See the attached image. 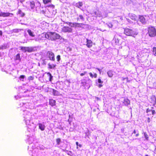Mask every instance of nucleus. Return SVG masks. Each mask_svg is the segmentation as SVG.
<instances>
[{
  "label": "nucleus",
  "mask_w": 156,
  "mask_h": 156,
  "mask_svg": "<svg viewBox=\"0 0 156 156\" xmlns=\"http://www.w3.org/2000/svg\"><path fill=\"white\" fill-rule=\"evenodd\" d=\"M150 102L153 105H154L156 103V98L154 95H152L151 98Z\"/></svg>",
  "instance_id": "6"
},
{
  "label": "nucleus",
  "mask_w": 156,
  "mask_h": 156,
  "mask_svg": "<svg viewBox=\"0 0 156 156\" xmlns=\"http://www.w3.org/2000/svg\"><path fill=\"white\" fill-rule=\"evenodd\" d=\"M29 34L31 36L34 37L35 35L31 31V30L28 29L27 30Z\"/></svg>",
  "instance_id": "20"
},
{
  "label": "nucleus",
  "mask_w": 156,
  "mask_h": 156,
  "mask_svg": "<svg viewBox=\"0 0 156 156\" xmlns=\"http://www.w3.org/2000/svg\"><path fill=\"white\" fill-rule=\"evenodd\" d=\"M94 14L95 15V16L96 17L98 16L100 17L101 16V14H100L98 10L96 11H95L94 12Z\"/></svg>",
  "instance_id": "18"
},
{
  "label": "nucleus",
  "mask_w": 156,
  "mask_h": 156,
  "mask_svg": "<svg viewBox=\"0 0 156 156\" xmlns=\"http://www.w3.org/2000/svg\"><path fill=\"white\" fill-rule=\"evenodd\" d=\"M102 85L101 84H99L98 85V87H102Z\"/></svg>",
  "instance_id": "47"
},
{
  "label": "nucleus",
  "mask_w": 156,
  "mask_h": 156,
  "mask_svg": "<svg viewBox=\"0 0 156 156\" xmlns=\"http://www.w3.org/2000/svg\"><path fill=\"white\" fill-rule=\"evenodd\" d=\"M2 32L1 30H0V36H2Z\"/></svg>",
  "instance_id": "46"
},
{
  "label": "nucleus",
  "mask_w": 156,
  "mask_h": 156,
  "mask_svg": "<svg viewBox=\"0 0 156 156\" xmlns=\"http://www.w3.org/2000/svg\"><path fill=\"white\" fill-rule=\"evenodd\" d=\"M30 5L31 9H33L35 7V4L34 1L33 0L30 2Z\"/></svg>",
  "instance_id": "14"
},
{
  "label": "nucleus",
  "mask_w": 156,
  "mask_h": 156,
  "mask_svg": "<svg viewBox=\"0 0 156 156\" xmlns=\"http://www.w3.org/2000/svg\"><path fill=\"white\" fill-rule=\"evenodd\" d=\"M38 126L39 128L42 131H43L45 129V126L41 123H39Z\"/></svg>",
  "instance_id": "15"
},
{
  "label": "nucleus",
  "mask_w": 156,
  "mask_h": 156,
  "mask_svg": "<svg viewBox=\"0 0 156 156\" xmlns=\"http://www.w3.org/2000/svg\"><path fill=\"white\" fill-rule=\"evenodd\" d=\"M27 47H20V49L23 52H26V49Z\"/></svg>",
  "instance_id": "24"
},
{
  "label": "nucleus",
  "mask_w": 156,
  "mask_h": 156,
  "mask_svg": "<svg viewBox=\"0 0 156 156\" xmlns=\"http://www.w3.org/2000/svg\"><path fill=\"white\" fill-rule=\"evenodd\" d=\"M147 122H150V119L149 118H147Z\"/></svg>",
  "instance_id": "45"
},
{
  "label": "nucleus",
  "mask_w": 156,
  "mask_h": 156,
  "mask_svg": "<svg viewBox=\"0 0 156 156\" xmlns=\"http://www.w3.org/2000/svg\"><path fill=\"white\" fill-rule=\"evenodd\" d=\"M66 24L70 26L71 27H73V23L70 22H66L65 23Z\"/></svg>",
  "instance_id": "28"
},
{
  "label": "nucleus",
  "mask_w": 156,
  "mask_h": 156,
  "mask_svg": "<svg viewBox=\"0 0 156 156\" xmlns=\"http://www.w3.org/2000/svg\"><path fill=\"white\" fill-rule=\"evenodd\" d=\"M153 52L154 54L155 55L156 54V47H154L153 48Z\"/></svg>",
  "instance_id": "29"
},
{
  "label": "nucleus",
  "mask_w": 156,
  "mask_h": 156,
  "mask_svg": "<svg viewBox=\"0 0 156 156\" xmlns=\"http://www.w3.org/2000/svg\"><path fill=\"white\" fill-rule=\"evenodd\" d=\"M16 60H18L19 61H20L21 60V58H20V54L18 53L17 54L16 56L15 59Z\"/></svg>",
  "instance_id": "22"
},
{
  "label": "nucleus",
  "mask_w": 156,
  "mask_h": 156,
  "mask_svg": "<svg viewBox=\"0 0 156 156\" xmlns=\"http://www.w3.org/2000/svg\"><path fill=\"white\" fill-rule=\"evenodd\" d=\"M78 5L77 6L78 8H80L82 7L83 5L82 2H78Z\"/></svg>",
  "instance_id": "27"
},
{
  "label": "nucleus",
  "mask_w": 156,
  "mask_h": 156,
  "mask_svg": "<svg viewBox=\"0 0 156 156\" xmlns=\"http://www.w3.org/2000/svg\"><path fill=\"white\" fill-rule=\"evenodd\" d=\"M51 0H43V3L44 4H46L49 3L51 2Z\"/></svg>",
  "instance_id": "23"
},
{
  "label": "nucleus",
  "mask_w": 156,
  "mask_h": 156,
  "mask_svg": "<svg viewBox=\"0 0 156 156\" xmlns=\"http://www.w3.org/2000/svg\"><path fill=\"white\" fill-rule=\"evenodd\" d=\"M152 115H154L155 113V111L154 110H152L151 111Z\"/></svg>",
  "instance_id": "41"
},
{
  "label": "nucleus",
  "mask_w": 156,
  "mask_h": 156,
  "mask_svg": "<svg viewBox=\"0 0 156 156\" xmlns=\"http://www.w3.org/2000/svg\"><path fill=\"white\" fill-rule=\"evenodd\" d=\"M98 82L99 83H103V81H102L101 79L99 78L98 79Z\"/></svg>",
  "instance_id": "33"
},
{
  "label": "nucleus",
  "mask_w": 156,
  "mask_h": 156,
  "mask_svg": "<svg viewBox=\"0 0 156 156\" xmlns=\"http://www.w3.org/2000/svg\"><path fill=\"white\" fill-rule=\"evenodd\" d=\"M108 26L110 28H111L112 27V25L111 23H110L108 24Z\"/></svg>",
  "instance_id": "43"
},
{
  "label": "nucleus",
  "mask_w": 156,
  "mask_h": 156,
  "mask_svg": "<svg viewBox=\"0 0 156 156\" xmlns=\"http://www.w3.org/2000/svg\"><path fill=\"white\" fill-rule=\"evenodd\" d=\"M151 110L149 109L148 108H147L146 110V112L148 113L149 112H151Z\"/></svg>",
  "instance_id": "39"
},
{
  "label": "nucleus",
  "mask_w": 156,
  "mask_h": 156,
  "mask_svg": "<svg viewBox=\"0 0 156 156\" xmlns=\"http://www.w3.org/2000/svg\"><path fill=\"white\" fill-rule=\"evenodd\" d=\"M46 57L50 60L55 61V55L54 53L51 51H48L46 54Z\"/></svg>",
  "instance_id": "4"
},
{
  "label": "nucleus",
  "mask_w": 156,
  "mask_h": 156,
  "mask_svg": "<svg viewBox=\"0 0 156 156\" xmlns=\"http://www.w3.org/2000/svg\"><path fill=\"white\" fill-rule=\"evenodd\" d=\"M77 21L79 20V18H77Z\"/></svg>",
  "instance_id": "51"
},
{
  "label": "nucleus",
  "mask_w": 156,
  "mask_h": 156,
  "mask_svg": "<svg viewBox=\"0 0 156 156\" xmlns=\"http://www.w3.org/2000/svg\"><path fill=\"white\" fill-rule=\"evenodd\" d=\"M144 137H145V138L147 139L148 138V135H147V133L146 132L144 133Z\"/></svg>",
  "instance_id": "32"
},
{
  "label": "nucleus",
  "mask_w": 156,
  "mask_h": 156,
  "mask_svg": "<svg viewBox=\"0 0 156 156\" xmlns=\"http://www.w3.org/2000/svg\"><path fill=\"white\" fill-rule=\"evenodd\" d=\"M89 74L91 78H93L94 77V75L92 73H90Z\"/></svg>",
  "instance_id": "37"
},
{
  "label": "nucleus",
  "mask_w": 156,
  "mask_h": 156,
  "mask_svg": "<svg viewBox=\"0 0 156 156\" xmlns=\"http://www.w3.org/2000/svg\"><path fill=\"white\" fill-rule=\"evenodd\" d=\"M17 14H20V16L21 17H23L25 14L20 9H19L18 12H17Z\"/></svg>",
  "instance_id": "16"
},
{
  "label": "nucleus",
  "mask_w": 156,
  "mask_h": 156,
  "mask_svg": "<svg viewBox=\"0 0 156 156\" xmlns=\"http://www.w3.org/2000/svg\"><path fill=\"white\" fill-rule=\"evenodd\" d=\"M86 73H87V72L86 71H84L83 73H81L80 74V76H83V75H85Z\"/></svg>",
  "instance_id": "34"
},
{
  "label": "nucleus",
  "mask_w": 156,
  "mask_h": 156,
  "mask_svg": "<svg viewBox=\"0 0 156 156\" xmlns=\"http://www.w3.org/2000/svg\"><path fill=\"white\" fill-rule=\"evenodd\" d=\"M78 146H79L80 147H82V145L81 144H80L79 145H78Z\"/></svg>",
  "instance_id": "50"
},
{
  "label": "nucleus",
  "mask_w": 156,
  "mask_h": 156,
  "mask_svg": "<svg viewBox=\"0 0 156 156\" xmlns=\"http://www.w3.org/2000/svg\"><path fill=\"white\" fill-rule=\"evenodd\" d=\"M48 7H50L52 8H55V6L51 4L50 5L48 6Z\"/></svg>",
  "instance_id": "35"
},
{
  "label": "nucleus",
  "mask_w": 156,
  "mask_h": 156,
  "mask_svg": "<svg viewBox=\"0 0 156 156\" xmlns=\"http://www.w3.org/2000/svg\"><path fill=\"white\" fill-rule=\"evenodd\" d=\"M76 146H77V147H76V148H77V149H78V145H79V144H78V142H76Z\"/></svg>",
  "instance_id": "44"
},
{
  "label": "nucleus",
  "mask_w": 156,
  "mask_h": 156,
  "mask_svg": "<svg viewBox=\"0 0 156 156\" xmlns=\"http://www.w3.org/2000/svg\"><path fill=\"white\" fill-rule=\"evenodd\" d=\"M96 69H97L98 70L100 74H101V69L98 68H96Z\"/></svg>",
  "instance_id": "40"
},
{
  "label": "nucleus",
  "mask_w": 156,
  "mask_h": 156,
  "mask_svg": "<svg viewBox=\"0 0 156 156\" xmlns=\"http://www.w3.org/2000/svg\"><path fill=\"white\" fill-rule=\"evenodd\" d=\"M84 24L82 23H73V27H81Z\"/></svg>",
  "instance_id": "9"
},
{
  "label": "nucleus",
  "mask_w": 156,
  "mask_h": 156,
  "mask_svg": "<svg viewBox=\"0 0 156 156\" xmlns=\"http://www.w3.org/2000/svg\"><path fill=\"white\" fill-rule=\"evenodd\" d=\"M107 74H108V75L109 76V77H112L113 75L111 71H108L107 72Z\"/></svg>",
  "instance_id": "25"
},
{
  "label": "nucleus",
  "mask_w": 156,
  "mask_h": 156,
  "mask_svg": "<svg viewBox=\"0 0 156 156\" xmlns=\"http://www.w3.org/2000/svg\"><path fill=\"white\" fill-rule=\"evenodd\" d=\"M47 74L48 76H49V80L50 81H51L52 80V76L51 75V74L49 72H48L47 73Z\"/></svg>",
  "instance_id": "21"
},
{
  "label": "nucleus",
  "mask_w": 156,
  "mask_h": 156,
  "mask_svg": "<svg viewBox=\"0 0 156 156\" xmlns=\"http://www.w3.org/2000/svg\"><path fill=\"white\" fill-rule=\"evenodd\" d=\"M86 45L88 48L91 47L93 46L92 41L90 40L87 39Z\"/></svg>",
  "instance_id": "7"
},
{
  "label": "nucleus",
  "mask_w": 156,
  "mask_h": 156,
  "mask_svg": "<svg viewBox=\"0 0 156 156\" xmlns=\"http://www.w3.org/2000/svg\"><path fill=\"white\" fill-rule=\"evenodd\" d=\"M57 144L59 145L61 142V140L60 138H57L56 139Z\"/></svg>",
  "instance_id": "26"
},
{
  "label": "nucleus",
  "mask_w": 156,
  "mask_h": 156,
  "mask_svg": "<svg viewBox=\"0 0 156 156\" xmlns=\"http://www.w3.org/2000/svg\"><path fill=\"white\" fill-rule=\"evenodd\" d=\"M42 11V12H44H44H45L44 11V10H43Z\"/></svg>",
  "instance_id": "52"
},
{
  "label": "nucleus",
  "mask_w": 156,
  "mask_h": 156,
  "mask_svg": "<svg viewBox=\"0 0 156 156\" xmlns=\"http://www.w3.org/2000/svg\"><path fill=\"white\" fill-rule=\"evenodd\" d=\"M25 76L23 75H21L20 76V78L23 79L25 78Z\"/></svg>",
  "instance_id": "38"
},
{
  "label": "nucleus",
  "mask_w": 156,
  "mask_h": 156,
  "mask_svg": "<svg viewBox=\"0 0 156 156\" xmlns=\"http://www.w3.org/2000/svg\"><path fill=\"white\" fill-rule=\"evenodd\" d=\"M79 17H80V19H81V20H84V18H83V16L82 15H79Z\"/></svg>",
  "instance_id": "36"
},
{
  "label": "nucleus",
  "mask_w": 156,
  "mask_h": 156,
  "mask_svg": "<svg viewBox=\"0 0 156 156\" xmlns=\"http://www.w3.org/2000/svg\"><path fill=\"white\" fill-rule=\"evenodd\" d=\"M36 3L37 4V5L35 7V9L36 11H37L40 10L41 4L39 1H37Z\"/></svg>",
  "instance_id": "12"
},
{
  "label": "nucleus",
  "mask_w": 156,
  "mask_h": 156,
  "mask_svg": "<svg viewBox=\"0 0 156 156\" xmlns=\"http://www.w3.org/2000/svg\"><path fill=\"white\" fill-rule=\"evenodd\" d=\"M139 21L143 23H145L146 22V19L143 16H139Z\"/></svg>",
  "instance_id": "11"
},
{
  "label": "nucleus",
  "mask_w": 156,
  "mask_h": 156,
  "mask_svg": "<svg viewBox=\"0 0 156 156\" xmlns=\"http://www.w3.org/2000/svg\"><path fill=\"white\" fill-rule=\"evenodd\" d=\"M13 15V14L9 12H1L0 13V17H6L10 16V15Z\"/></svg>",
  "instance_id": "8"
},
{
  "label": "nucleus",
  "mask_w": 156,
  "mask_h": 156,
  "mask_svg": "<svg viewBox=\"0 0 156 156\" xmlns=\"http://www.w3.org/2000/svg\"><path fill=\"white\" fill-rule=\"evenodd\" d=\"M61 31L62 32L64 33H72L73 29L69 27L65 26L62 28Z\"/></svg>",
  "instance_id": "5"
},
{
  "label": "nucleus",
  "mask_w": 156,
  "mask_h": 156,
  "mask_svg": "<svg viewBox=\"0 0 156 156\" xmlns=\"http://www.w3.org/2000/svg\"><path fill=\"white\" fill-rule=\"evenodd\" d=\"M53 94L54 96H58L59 94V92L56 90L54 89H52Z\"/></svg>",
  "instance_id": "17"
},
{
  "label": "nucleus",
  "mask_w": 156,
  "mask_h": 156,
  "mask_svg": "<svg viewBox=\"0 0 156 156\" xmlns=\"http://www.w3.org/2000/svg\"><path fill=\"white\" fill-rule=\"evenodd\" d=\"M28 79L29 81L32 80L34 79V77L33 76H30L28 77Z\"/></svg>",
  "instance_id": "30"
},
{
  "label": "nucleus",
  "mask_w": 156,
  "mask_h": 156,
  "mask_svg": "<svg viewBox=\"0 0 156 156\" xmlns=\"http://www.w3.org/2000/svg\"><path fill=\"white\" fill-rule=\"evenodd\" d=\"M147 34L151 37H154L156 36V29L153 26H150L148 28Z\"/></svg>",
  "instance_id": "3"
},
{
  "label": "nucleus",
  "mask_w": 156,
  "mask_h": 156,
  "mask_svg": "<svg viewBox=\"0 0 156 156\" xmlns=\"http://www.w3.org/2000/svg\"><path fill=\"white\" fill-rule=\"evenodd\" d=\"M139 135V133H137L136 135V136H138Z\"/></svg>",
  "instance_id": "49"
},
{
  "label": "nucleus",
  "mask_w": 156,
  "mask_h": 156,
  "mask_svg": "<svg viewBox=\"0 0 156 156\" xmlns=\"http://www.w3.org/2000/svg\"><path fill=\"white\" fill-rule=\"evenodd\" d=\"M34 51L33 48L32 47H27L26 49V52H31Z\"/></svg>",
  "instance_id": "19"
},
{
  "label": "nucleus",
  "mask_w": 156,
  "mask_h": 156,
  "mask_svg": "<svg viewBox=\"0 0 156 156\" xmlns=\"http://www.w3.org/2000/svg\"><path fill=\"white\" fill-rule=\"evenodd\" d=\"M124 33L127 36H132L133 37L137 35V34L135 30L128 28H124Z\"/></svg>",
  "instance_id": "2"
},
{
  "label": "nucleus",
  "mask_w": 156,
  "mask_h": 156,
  "mask_svg": "<svg viewBox=\"0 0 156 156\" xmlns=\"http://www.w3.org/2000/svg\"><path fill=\"white\" fill-rule=\"evenodd\" d=\"M136 133V132L135 130H134L133 131V133L135 134Z\"/></svg>",
  "instance_id": "48"
},
{
  "label": "nucleus",
  "mask_w": 156,
  "mask_h": 156,
  "mask_svg": "<svg viewBox=\"0 0 156 156\" xmlns=\"http://www.w3.org/2000/svg\"><path fill=\"white\" fill-rule=\"evenodd\" d=\"M94 77L95 78H96L97 77V74L96 73H94Z\"/></svg>",
  "instance_id": "42"
},
{
  "label": "nucleus",
  "mask_w": 156,
  "mask_h": 156,
  "mask_svg": "<svg viewBox=\"0 0 156 156\" xmlns=\"http://www.w3.org/2000/svg\"><path fill=\"white\" fill-rule=\"evenodd\" d=\"M49 105L51 106H53L55 105L56 101L53 99H50L49 102Z\"/></svg>",
  "instance_id": "13"
},
{
  "label": "nucleus",
  "mask_w": 156,
  "mask_h": 156,
  "mask_svg": "<svg viewBox=\"0 0 156 156\" xmlns=\"http://www.w3.org/2000/svg\"><path fill=\"white\" fill-rule=\"evenodd\" d=\"M45 37L51 41H55L60 38V36L55 32H48L44 34Z\"/></svg>",
  "instance_id": "1"
},
{
  "label": "nucleus",
  "mask_w": 156,
  "mask_h": 156,
  "mask_svg": "<svg viewBox=\"0 0 156 156\" xmlns=\"http://www.w3.org/2000/svg\"><path fill=\"white\" fill-rule=\"evenodd\" d=\"M49 69H54L56 66L55 64L49 63L48 65Z\"/></svg>",
  "instance_id": "10"
},
{
  "label": "nucleus",
  "mask_w": 156,
  "mask_h": 156,
  "mask_svg": "<svg viewBox=\"0 0 156 156\" xmlns=\"http://www.w3.org/2000/svg\"><path fill=\"white\" fill-rule=\"evenodd\" d=\"M56 59L58 62H59L61 59L60 56L59 55H58L56 56Z\"/></svg>",
  "instance_id": "31"
}]
</instances>
